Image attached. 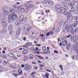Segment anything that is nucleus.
<instances>
[{
  "mask_svg": "<svg viewBox=\"0 0 78 78\" xmlns=\"http://www.w3.org/2000/svg\"><path fill=\"white\" fill-rule=\"evenodd\" d=\"M39 66L40 67H45V65H39Z\"/></svg>",
  "mask_w": 78,
  "mask_h": 78,
  "instance_id": "41",
  "label": "nucleus"
},
{
  "mask_svg": "<svg viewBox=\"0 0 78 78\" xmlns=\"http://www.w3.org/2000/svg\"><path fill=\"white\" fill-rule=\"evenodd\" d=\"M47 2H48V1H44L42 2V3H43V4H45V3L46 4H47Z\"/></svg>",
  "mask_w": 78,
  "mask_h": 78,
  "instance_id": "32",
  "label": "nucleus"
},
{
  "mask_svg": "<svg viewBox=\"0 0 78 78\" xmlns=\"http://www.w3.org/2000/svg\"><path fill=\"white\" fill-rule=\"evenodd\" d=\"M28 53V51L27 50H25L22 52L23 54H27V53Z\"/></svg>",
  "mask_w": 78,
  "mask_h": 78,
  "instance_id": "19",
  "label": "nucleus"
},
{
  "mask_svg": "<svg viewBox=\"0 0 78 78\" xmlns=\"http://www.w3.org/2000/svg\"><path fill=\"white\" fill-rule=\"evenodd\" d=\"M29 56L30 57H33V55H32L30 54L29 55Z\"/></svg>",
  "mask_w": 78,
  "mask_h": 78,
  "instance_id": "56",
  "label": "nucleus"
},
{
  "mask_svg": "<svg viewBox=\"0 0 78 78\" xmlns=\"http://www.w3.org/2000/svg\"><path fill=\"white\" fill-rule=\"evenodd\" d=\"M2 31L4 33H5L6 31V28H3L2 29Z\"/></svg>",
  "mask_w": 78,
  "mask_h": 78,
  "instance_id": "31",
  "label": "nucleus"
},
{
  "mask_svg": "<svg viewBox=\"0 0 78 78\" xmlns=\"http://www.w3.org/2000/svg\"><path fill=\"white\" fill-rule=\"evenodd\" d=\"M45 75V76H46L47 78H48V76H49V75L47 73H46Z\"/></svg>",
  "mask_w": 78,
  "mask_h": 78,
  "instance_id": "36",
  "label": "nucleus"
},
{
  "mask_svg": "<svg viewBox=\"0 0 78 78\" xmlns=\"http://www.w3.org/2000/svg\"><path fill=\"white\" fill-rule=\"evenodd\" d=\"M56 9H57V11H58V12L60 11V10L61 9V5H58L55 6Z\"/></svg>",
  "mask_w": 78,
  "mask_h": 78,
  "instance_id": "8",
  "label": "nucleus"
},
{
  "mask_svg": "<svg viewBox=\"0 0 78 78\" xmlns=\"http://www.w3.org/2000/svg\"><path fill=\"white\" fill-rule=\"evenodd\" d=\"M44 34H41L40 37H44Z\"/></svg>",
  "mask_w": 78,
  "mask_h": 78,
  "instance_id": "58",
  "label": "nucleus"
},
{
  "mask_svg": "<svg viewBox=\"0 0 78 78\" xmlns=\"http://www.w3.org/2000/svg\"><path fill=\"white\" fill-rule=\"evenodd\" d=\"M70 43H69L67 44L66 46V48L67 50H70Z\"/></svg>",
  "mask_w": 78,
  "mask_h": 78,
  "instance_id": "16",
  "label": "nucleus"
},
{
  "mask_svg": "<svg viewBox=\"0 0 78 78\" xmlns=\"http://www.w3.org/2000/svg\"><path fill=\"white\" fill-rule=\"evenodd\" d=\"M4 58H5V59H6V58H7V57H6V56H5L4 55Z\"/></svg>",
  "mask_w": 78,
  "mask_h": 78,
  "instance_id": "63",
  "label": "nucleus"
},
{
  "mask_svg": "<svg viewBox=\"0 0 78 78\" xmlns=\"http://www.w3.org/2000/svg\"><path fill=\"white\" fill-rule=\"evenodd\" d=\"M74 19L75 20H76L77 21L78 20V17L77 16H75L74 17Z\"/></svg>",
  "mask_w": 78,
  "mask_h": 78,
  "instance_id": "37",
  "label": "nucleus"
},
{
  "mask_svg": "<svg viewBox=\"0 0 78 78\" xmlns=\"http://www.w3.org/2000/svg\"><path fill=\"white\" fill-rule=\"evenodd\" d=\"M26 66L25 67V70H27V71H30V69H32V67L30 66V65H26Z\"/></svg>",
  "mask_w": 78,
  "mask_h": 78,
  "instance_id": "6",
  "label": "nucleus"
},
{
  "mask_svg": "<svg viewBox=\"0 0 78 78\" xmlns=\"http://www.w3.org/2000/svg\"><path fill=\"white\" fill-rule=\"evenodd\" d=\"M71 36V35H69L68 36L66 37L69 38V37H70Z\"/></svg>",
  "mask_w": 78,
  "mask_h": 78,
  "instance_id": "59",
  "label": "nucleus"
},
{
  "mask_svg": "<svg viewBox=\"0 0 78 78\" xmlns=\"http://www.w3.org/2000/svg\"><path fill=\"white\" fill-rule=\"evenodd\" d=\"M29 27H30V25L28 24H26L24 26V30H28V28Z\"/></svg>",
  "mask_w": 78,
  "mask_h": 78,
  "instance_id": "13",
  "label": "nucleus"
},
{
  "mask_svg": "<svg viewBox=\"0 0 78 78\" xmlns=\"http://www.w3.org/2000/svg\"><path fill=\"white\" fill-rule=\"evenodd\" d=\"M24 59H26V60H28V57L26 56H24Z\"/></svg>",
  "mask_w": 78,
  "mask_h": 78,
  "instance_id": "47",
  "label": "nucleus"
},
{
  "mask_svg": "<svg viewBox=\"0 0 78 78\" xmlns=\"http://www.w3.org/2000/svg\"><path fill=\"white\" fill-rule=\"evenodd\" d=\"M71 0H64V1L62 2L63 5H66L67 4L68 2H70Z\"/></svg>",
  "mask_w": 78,
  "mask_h": 78,
  "instance_id": "10",
  "label": "nucleus"
},
{
  "mask_svg": "<svg viewBox=\"0 0 78 78\" xmlns=\"http://www.w3.org/2000/svg\"><path fill=\"white\" fill-rule=\"evenodd\" d=\"M26 8L27 9H30V7L28 6H26Z\"/></svg>",
  "mask_w": 78,
  "mask_h": 78,
  "instance_id": "43",
  "label": "nucleus"
},
{
  "mask_svg": "<svg viewBox=\"0 0 78 78\" xmlns=\"http://www.w3.org/2000/svg\"><path fill=\"white\" fill-rule=\"evenodd\" d=\"M13 7L14 9H16V8H17V6H16L14 5H13Z\"/></svg>",
  "mask_w": 78,
  "mask_h": 78,
  "instance_id": "39",
  "label": "nucleus"
},
{
  "mask_svg": "<svg viewBox=\"0 0 78 78\" xmlns=\"http://www.w3.org/2000/svg\"><path fill=\"white\" fill-rule=\"evenodd\" d=\"M54 53H56V54H57L58 53V52L56 50H54Z\"/></svg>",
  "mask_w": 78,
  "mask_h": 78,
  "instance_id": "46",
  "label": "nucleus"
},
{
  "mask_svg": "<svg viewBox=\"0 0 78 78\" xmlns=\"http://www.w3.org/2000/svg\"><path fill=\"white\" fill-rule=\"evenodd\" d=\"M72 49H73L75 52H78V48L75 45H74L73 46L72 48Z\"/></svg>",
  "mask_w": 78,
  "mask_h": 78,
  "instance_id": "7",
  "label": "nucleus"
},
{
  "mask_svg": "<svg viewBox=\"0 0 78 78\" xmlns=\"http://www.w3.org/2000/svg\"><path fill=\"white\" fill-rule=\"evenodd\" d=\"M67 13V14H72V11L71 10H69Z\"/></svg>",
  "mask_w": 78,
  "mask_h": 78,
  "instance_id": "33",
  "label": "nucleus"
},
{
  "mask_svg": "<svg viewBox=\"0 0 78 78\" xmlns=\"http://www.w3.org/2000/svg\"><path fill=\"white\" fill-rule=\"evenodd\" d=\"M31 50H32V51H35V50H34V47H32L30 48Z\"/></svg>",
  "mask_w": 78,
  "mask_h": 78,
  "instance_id": "42",
  "label": "nucleus"
},
{
  "mask_svg": "<svg viewBox=\"0 0 78 78\" xmlns=\"http://www.w3.org/2000/svg\"><path fill=\"white\" fill-rule=\"evenodd\" d=\"M21 66L22 67H25V65H21Z\"/></svg>",
  "mask_w": 78,
  "mask_h": 78,
  "instance_id": "61",
  "label": "nucleus"
},
{
  "mask_svg": "<svg viewBox=\"0 0 78 78\" xmlns=\"http://www.w3.org/2000/svg\"><path fill=\"white\" fill-rule=\"evenodd\" d=\"M50 32H49L47 33L46 34V36H48L49 35H50Z\"/></svg>",
  "mask_w": 78,
  "mask_h": 78,
  "instance_id": "49",
  "label": "nucleus"
},
{
  "mask_svg": "<svg viewBox=\"0 0 78 78\" xmlns=\"http://www.w3.org/2000/svg\"><path fill=\"white\" fill-rule=\"evenodd\" d=\"M71 10L72 12H78V11L76 10L75 8L73 7L71 8Z\"/></svg>",
  "mask_w": 78,
  "mask_h": 78,
  "instance_id": "14",
  "label": "nucleus"
},
{
  "mask_svg": "<svg viewBox=\"0 0 78 78\" xmlns=\"http://www.w3.org/2000/svg\"><path fill=\"white\" fill-rule=\"evenodd\" d=\"M46 71H47V72H50L51 73V71H50L46 69Z\"/></svg>",
  "mask_w": 78,
  "mask_h": 78,
  "instance_id": "57",
  "label": "nucleus"
},
{
  "mask_svg": "<svg viewBox=\"0 0 78 78\" xmlns=\"http://www.w3.org/2000/svg\"><path fill=\"white\" fill-rule=\"evenodd\" d=\"M12 25H9V30H11L12 29Z\"/></svg>",
  "mask_w": 78,
  "mask_h": 78,
  "instance_id": "28",
  "label": "nucleus"
},
{
  "mask_svg": "<svg viewBox=\"0 0 78 78\" xmlns=\"http://www.w3.org/2000/svg\"><path fill=\"white\" fill-rule=\"evenodd\" d=\"M32 78H36V77L35 76H32Z\"/></svg>",
  "mask_w": 78,
  "mask_h": 78,
  "instance_id": "64",
  "label": "nucleus"
},
{
  "mask_svg": "<svg viewBox=\"0 0 78 78\" xmlns=\"http://www.w3.org/2000/svg\"><path fill=\"white\" fill-rule=\"evenodd\" d=\"M30 34L32 37H36V35L34 33V32H33V31H31L30 32Z\"/></svg>",
  "mask_w": 78,
  "mask_h": 78,
  "instance_id": "11",
  "label": "nucleus"
},
{
  "mask_svg": "<svg viewBox=\"0 0 78 78\" xmlns=\"http://www.w3.org/2000/svg\"><path fill=\"white\" fill-rule=\"evenodd\" d=\"M42 49L43 50V51H46V47H45V46L43 47Z\"/></svg>",
  "mask_w": 78,
  "mask_h": 78,
  "instance_id": "34",
  "label": "nucleus"
},
{
  "mask_svg": "<svg viewBox=\"0 0 78 78\" xmlns=\"http://www.w3.org/2000/svg\"><path fill=\"white\" fill-rule=\"evenodd\" d=\"M31 44H32V43L31 42H28L25 44V46H26V47H27V46H29V45H31Z\"/></svg>",
  "mask_w": 78,
  "mask_h": 78,
  "instance_id": "21",
  "label": "nucleus"
},
{
  "mask_svg": "<svg viewBox=\"0 0 78 78\" xmlns=\"http://www.w3.org/2000/svg\"><path fill=\"white\" fill-rule=\"evenodd\" d=\"M9 10L11 13H13V12H14V11H13V10H14V9H12L11 8Z\"/></svg>",
  "mask_w": 78,
  "mask_h": 78,
  "instance_id": "26",
  "label": "nucleus"
},
{
  "mask_svg": "<svg viewBox=\"0 0 78 78\" xmlns=\"http://www.w3.org/2000/svg\"><path fill=\"white\" fill-rule=\"evenodd\" d=\"M8 22H9V23H11V17L8 18Z\"/></svg>",
  "mask_w": 78,
  "mask_h": 78,
  "instance_id": "25",
  "label": "nucleus"
},
{
  "mask_svg": "<svg viewBox=\"0 0 78 78\" xmlns=\"http://www.w3.org/2000/svg\"><path fill=\"white\" fill-rule=\"evenodd\" d=\"M46 54H47L48 53H50V52L49 51H46Z\"/></svg>",
  "mask_w": 78,
  "mask_h": 78,
  "instance_id": "51",
  "label": "nucleus"
},
{
  "mask_svg": "<svg viewBox=\"0 0 78 78\" xmlns=\"http://www.w3.org/2000/svg\"><path fill=\"white\" fill-rule=\"evenodd\" d=\"M36 73L35 72H33L31 73V75H32V76H33V75H34Z\"/></svg>",
  "mask_w": 78,
  "mask_h": 78,
  "instance_id": "40",
  "label": "nucleus"
},
{
  "mask_svg": "<svg viewBox=\"0 0 78 78\" xmlns=\"http://www.w3.org/2000/svg\"><path fill=\"white\" fill-rule=\"evenodd\" d=\"M36 57H38L39 58H40L41 59H44V58L43 57H41L40 56L38 55H36Z\"/></svg>",
  "mask_w": 78,
  "mask_h": 78,
  "instance_id": "27",
  "label": "nucleus"
},
{
  "mask_svg": "<svg viewBox=\"0 0 78 78\" xmlns=\"http://www.w3.org/2000/svg\"><path fill=\"white\" fill-rule=\"evenodd\" d=\"M8 63V61L6 62L5 61H4L3 62V65L4 66H6V64Z\"/></svg>",
  "mask_w": 78,
  "mask_h": 78,
  "instance_id": "29",
  "label": "nucleus"
},
{
  "mask_svg": "<svg viewBox=\"0 0 78 78\" xmlns=\"http://www.w3.org/2000/svg\"><path fill=\"white\" fill-rule=\"evenodd\" d=\"M0 57H1V58H4V55H1Z\"/></svg>",
  "mask_w": 78,
  "mask_h": 78,
  "instance_id": "62",
  "label": "nucleus"
},
{
  "mask_svg": "<svg viewBox=\"0 0 78 78\" xmlns=\"http://www.w3.org/2000/svg\"><path fill=\"white\" fill-rule=\"evenodd\" d=\"M66 30H68L67 31V33H70L72 34H74V33H76L77 31H78V30L77 29L73 30L72 25L67 26L66 28Z\"/></svg>",
  "mask_w": 78,
  "mask_h": 78,
  "instance_id": "2",
  "label": "nucleus"
},
{
  "mask_svg": "<svg viewBox=\"0 0 78 78\" xmlns=\"http://www.w3.org/2000/svg\"><path fill=\"white\" fill-rule=\"evenodd\" d=\"M14 55L13 54H11V53H10L8 55L9 56V57H13V56H14Z\"/></svg>",
  "mask_w": 78,
  "mask_h": 78,
  "instance_id": "24",
  "label": "nucleus"
},
{
  "mask_svg": "<svg viewBox=\"0 0 78 78\" xmlns=\"http://www.w3.org/2000/svg\"><path fill=\"white\" fill-rule=\"evenodd\" d=\"M67 43V40H65L63 42L62 44L63 45H66Z\"/></svg>",
  "mask_w": 78,
  "mask_h": 78,
  "instance_id": "20",
  "label": "nucleus"
},
{
  "mask_svg": "<svg viewBox=\"0 0 78 78\" xmlns=\"http://www.w3.org/2000/svg\"><path fill=\"white\" fill-rule=\"evenodd\" d=\"M4 13H5V14H8V12H7V11H4Z\"/></svg>",
  "mask_w": 78,
  "mask_h": 78,
  "instance_id": "48",
  "label": "nucleus"
},
{
  "mask_svg": "<svg viewBox=\"0 0 78 78\" xmlns=\"http://www.w3.org/2000/svg\"><path fill=\"white\" fill-rule=\"evenodd\" d=\"M59 67L60 68V69L61 70H63V68L62 67V65H60Z\"/></svg>",
  "mask_w": 78,
  "mask_h": 78,
  "instance_id": "35",
  "label": "nucleus"
},
{
  "mask_svg": "<svg viewBox=\"0 0 78 78\" xmlns=\"http://www.w3.org/2000/svg\"><path fill=\"white\" fill-rule=\"evenodd\" d=\"M23 40L24 41H26V38L25 37H24L23 38Z\"/></svg>",
  "mask_w": 78,
  "mask_h": 78,
  "instance_id": "55",
  "label": "nucleus"
},
{
  "mask_svg": "<svg viewBox=\"0 0 78 78\" xmlns=\"http://www.w3.org/2000/svg\"><path fill=\"white\" fill-rule=\"evenodd\" d=\"M48 4H49L50 6H53L54 4V2L52 1H51L49 3H48Z\"/></svg>",
  "mask_w": 78,
  "mask_h": 78,
  "instance_id": "18",
  "label": "nucleus"
},
{
  "mask_svg": "<svg viewBox=\"0 0 78 78\" xmlns=\"http://www.w3.org/2000/svg\"><path fill=\"white\" fill-rule=\"evenodd\" d=\"M18 72H19V75H22V74L23 73L22 70L20 69H18Z\"/></svg>",
  "mask_w": 78,
  "mask_h": 78,
  "instance_id": "17",
  "label": "nucleus"
},
{
  "mask_svg": "<svg viewBox=\"0 0 78 78\" xmlns=\"http://www.w3.org/2000/svg\"><path fill=\"white\" fill-rule=\"evenodd\" d=\"M21 11L22 12H25V9L23 8H22L21 9Z\"/></svg>",
  "mask_w": 78,
  "mask_h": 78,
  "instance_id": "30",
  "label": "nucleus"
},
{
  "mask_svg": "<svg viewBox=\"0 0 78 78\" xmlns=\"http://www.w3.org/2000/svg\"><path fill=\"white\" fill-rule=\"evenodd\" d=\"M12 59H15V60H16V59H17V58L13 56L12 57Z\"/></svg>",
  "mask_w": 78,
  "mask_h": 78,
  "instance_id": "38",
  "label": "nucleus"
},
{
  "mask_svg": "<svg viewBox=\"0 0 78 78\" xmlns=\"http://www.w3.org/2000/svg\"><path fill=\"white\" fill-rule=\"evenodd\" d=\"M73 17L72 16H69L67 17V19L68 20H72L73 19Z\"/></svg>",
  "mask_w": 78,
  "mask_h": 78,
  "instance_id": "15",
  "label": "nucleus"
},
{
  "mask_svg": "<svg viewBox=\"0 0 78 78\" xmlns=\"http://www.w3.org/2000/svg\"><path fill=\"white\" fill-rule=\"evenodd\" d=\"M2 25L3 27H5L8 25L7 21L6 20L4 19H2Z\"/></svg>",
  "mask_w": 78,
  "mask_h": 78,
  "instance_id": "5",
  "label": "nucleus"
},
{
  "mask_svg": "<svg viewBox=\"0 0 78 78\" xmlns=\"http://www.w3.org/2000/svg\"><path fill=\"white\" fill-rule=\"evenodd\" d=\"M17 68H18V69H20V65H19L17 66Z\"/></svg>",
  "mask_w": 78,
  "mask_h": 78,
  "instance_id": "60",
  "label": "nucleus"
},
{
  "mask_svg": "<svg viewBox=\"0 0 78 78\" xmlns=\"http://www.w3.org/2000/svg\"><path fill=\"white\" fill-rule=\"evenodd\" d=\"M67 9H68V7L67 6V5H65V8L64 7H62L58 12L60 14L62 13H63L64 15H67L68 13L67 11Z\"/></svg>",
  "mask_w": 78,
  "mask_h": 78,
  "instance_id": "3",
  "label": "nucleus"
},
{
  "mask_svg": "<svg viewBox=\"0 0 78 78\" xmlns=\"http://www.w3.org/2000/svg\"><path fill=\"white\" fill-rule=\"evenodd\" d=\"M18 29L19 30H18L16 31V34L18 36L20 34V31H21L22 27H19Z\"/></svg>",
  "mask_w": 78,
  "mask_h": 78,
  "instance_id": "9",
  "label": "nucleus"
},
{
  "mask_svg": "<svg viewBox=\"0 0 78 78\" xmlns=\"http://www.w3.org/2000/svg\"><path fill=\"white\" fill-rule=\"evenodd\" d=\"M38 49H39V48H35V51H40V50H38Z\"/></svg>",
  "mask_w": 78,
  "mask_h": 78,
  "instance_id": "45",
  "label": "nucleus"
},
{
  "mask_svg": "<svg viewBox=\"0 0 78 78\" xmlns=\"http://www.w3.org/2000/svg\"><path fill=\"white\" fill-rule=\"evenodd\" d=\"M47 50H48H48H49L50 47H47Z\"/></svg>",
  "mask_w": 78,
  "mask_h": 78,
  "instance_id": "53",
  "label": "nucleus"
},
{
  "mask_svg": "<svg viewBox=\"0 0 78 78\" xmlns=\"http://www.w3.org/2000/svg\"><path fill=\"white\" fill-rule=\"evenodd\" d=\"M9 16L12 20H16V19H17V15L15 14L12 15L10 14Z\"/></svg>",
  "mask_w": 78,
  "mask_h": 78,
  "instance_id": "4",
  "label": "nucleus"
},
{
  "mask_svg": "<svg viewBox=\"0 0 78 78\" xmlns=\"http://www.w3.org/2000/svg\"><path fill=\"white\" fill-rule=\"evenodd\" d=\"M37 62L38 63H40V64H42V62H41V61H39V60H38L37 61Z\"/></svg>",
  "mask_w": 78,
  "mask_h": 78,
  "instance_id": "52",
  "label": "nucleus"
},
{
  "mask_svg": "<svg viewBox=\"0 0 78 78\" xmlns=\"http://www.w3.org/2000/svg\"><path fill=\"white\" fill-rule=\"evenodd\" d=\"M24 17V16L23 15H21L20 16L19 20H17L15 23V24L16 26H19L20 23L22 24L25 23L27 22V19L26 17L23 18Z\"/></svg>",
  "mask_w": 78,
  "mask_h": 78,
  "instance_id": "1",
  "label": "nucleus"
},
{
  "mask_svg": "<svg viewBox=\"0 0 78 78\" xmlns=\"http://www.w3.org/2000/svg\"><path fill=\"white\" fill-rule=\"evenodd\" d=\"M59 31V28H58L57 29L56 31V33H58V32Z\"/></svg>",
  "mask_w": 78,
  "mask_h": 78,
  "instance_id": "44",
  "label": "nucleus"
},
{
  "mask_svg": "<svg viewBox=\"0 0 78 78\" xmlns=\"http://www.w3.org/2000/svg\"><path fill=\"white\" fill-rule=\"evenodd\" d=\"M75 5V1H73L72 2H69V6H73Z\"/></svg>",
  "mask_w": 78,
  "mask_h": 78,
  "instance_id": "12",
  "label": "nucleus"
},
{
  "mask_svg": "<svg viewBox=\"0 0 78 78\" xmlns=\"http://www.w3.org/2000/svg\"><path fill=\"white\" fill-rule=\"evenodd\" d=\"M36 46H37V47H41V44H37L36 45Z\"/></svg>",
  "mask_w": 78,
  "mask_h": 78,
  "instance_id": "54",
  "label": "nucleus"
},
{
  "mask_svg": "<svg viewBox=\"0 0 78 78\" xmlns=\"http://www.w3.org/2000/svg\"><path fill=\"white\" fill-rule=\"evenodd\" d=\"M74 25H73V26H74V27L77 26V24H78V21H76L74 23Z\"/></svg>",
  "mask_w": 78,
  "mask_h": 78,
  "instance_id": "23",
  "label": "nucleus"
},
{
  "mask_svg": "<svg viewBox=\"0 0 78 78\" xmlns=\"http://www.w3.org/2000/svg\"><path fill=\"white\" fill-rule=\"evenodd\" d=\"M34 69L35 70H37V67L35 66H34Z\"/></svg>",
  "mask_w": 78,
  "mask_h": 78,
  "instance_id": "50",
  "label": "nucleus"
},
{
  "mask_svg": "<svg viewBox=\"0 0 78 78\" xmlns=\"http://www.w3.org/2000/svg\"><path fill=\"white\" fill-rule=\"evenodd\" d=\"M9 67H11V68H12V69H16L17 67L16 66H14L12 65H10L9 66Z\"/></svg>",
  "mask_w": 78,
  "mask_h": 78,
  "instance_id": "22",
  "label": "nucleus"
}]
</instances>
